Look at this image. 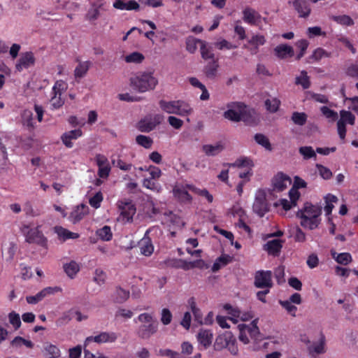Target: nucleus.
<instances>
[{"instance_id": "nucleus-19", "label": "nucleus", "mask_w": 358, "mask_h": 358, "mask_svg": "<svg viewBox=\"0 0 358 358\" xmlns=\"http://www.w3.org/2000/svg\"><path fill=\"white\" fill-rule=\"evenodd\" d=\"M104 5L102 0H97L91 3V7L86 14V19L90 21H94L100 16V10Z\"/></svg>"}, {"instance_id": "nucleus-36", "label": "nucleus", "mask_w": 358, "mask_h": 358, "mask_svg": "<svg viewBox=\"0 0 358 358\" xmlns=\"http://www.w3.org/2000/svg\"><path fill=\"white\" fill-rule=\"evenodd\" d=\"M185 43L186 50L189 53L193 54L196 51L199 45L200 47L201 46L202 43H203V41L197 39L192 36H189L188 38H187Z\"/></svg>"}, {"instance_id": "nucleus-47", "label": "nucleus", "mask_w": 358, "mask_h": 358, "mask_svg": "<svg viewBox=\"0 0 358 358\" xmlns=\"http://www.w3.org/2000/svg\"><path fill=\"white\" fill-rule=\"evenodd\" d=\"M144 59L143 55L138 52H134L124 57V61L127 63L140 64Z\"/></svg>"}, {"instance_id": "nucleus-31", "label": "nucleus", "mask_w": 358, "mask_h": 358, "mask_svg": "<svg viewBox=\"0 0 358 358\" xmlns=\"http://www.w3.org/2000/svg\"><path fill=\"white\" fill-rule=\"evenodd\" d=\"M173 194L182 202L189 203L192 201V196L184 187L176 186Z\"/></svg>"}, {"instance_id": "nucleus-62", "label": "nucleus", "mask_w": 358, "mask_h": 358, "mask_svg": "<svg viewBox=\"0 0 358 358\" xmlns=\"http://www.w3.org/2000/svg\"><path fill=\"white\" fill-rule=\"evenodd\" d=\"M172 314L168 308H163L161 312V322L164 325H168L171 322Z\"/></svg>"}, {"instance_id": "nucleus-58", "label": "nucleus", "mask_w": 358, "mask_h": 358, "mask_svg": "<svg viewBox=\"0 0 358 358\" xmlns=\"http://www.w3.org/2000/svg\"><path fill=\"white\" fill-rule=\"evenodd\" d=\"M103 199V196L102 193L101 192H97L92 197L89 199V203L92 207L94 208H99Z\"/></svg>"}, {"instance_id": "nucleus-20", "label": "nucleus", "mask_w": 358, "mask_h": 358, "mask_svg": "<svg viewBox=\"0 0 358 358\" xmlns=\"http://www.w3.org/2000/svg\"><path fill=\"white\" fill-rule=\"evenodd\" d=\"M199 343L204 348L207 349L212 343L213 334L210 330L201 329L196 336Z\"/></svg>"}, {"instance_id": "nucleus-38", "label": "nucleus", "mask_w": 358, "mask_h": 358, "mask_svg": "<svg viewBox=\"0 0 358 358\" xmlns=\"http://www.w3.org/2000/svg\"><path fill=\"white\" fill-rule=\"evenodd\" d=\"M325 338L322 336L318 343H315L309 347L308 350L311 355L323 354L325 352Z\"/></svg>"}, {"instance_id": "nucleus-40", "label": "nucleus", "mask_w": 358, "mask_h": 358, "mask_svg": "<svg viewBox=\"0 0 358 358\" xmlns=\"http://www.w3.org/2000/svg\"><path fill=\"white\" fill-rule=\"evenodd\" d=\"M299 152L303 156V159L313 158L316 159V151L311 146H301L299 148Z\"/></svg>"}, {"instance_id": "nucleus-10", "label": "nucleus", "mask_w": 358, "mask_h": 358, "mask_svg": "<svg viewBox=\"0 0 358 358\" xmlns=\"http://www.w3.org/2000/svg\"><path fill=\"white\" fill-rule=\"evenodd\" d=\"M252 208L254 212L260 217H263L268 211V205L264 190L259 189L257 192Z\"/></svg>"}, {"instance_id": "nucleus-12", "label": "nucleus", "mask_w": 358, "mask_h": 358, "mask_svg": "<svg viewBox=\"0 0 358 358\" xmlns=\"http://www.w3.org/2000/svg\"><path fill=\"white\" fill-rule=\"evenodd\" d=\"M36 57L31 51L22 52L15 64V69L21 72L24 69L33 67L35 65Z\"/></svg>"}, {"instance_id": "nucleus-41", "label": "nucleus", "mask_w": 358, "mask_h": 358, "mask_svg": "<svg viewBox=\"0 0 358 358\" xmlns=\"http://www.w3.org/2000/svg\"><path fill=\"white\" fill-rule=\"evenodd\" d=\"M138 128L142 132H150L153 130L155 127L150 117H148L138 122Z\"/></svg>"}, {"instance_id": "nucleus-32", "label": "nucleus", "mask_w": 358, "mask_h": 358, "mask_svg": "<svg viewBox=\"0 0 358 358\" xmlns=\"http://www.w3.org/2000/svg\"><path fill=\"white\" fill-rule=\"evenodd\" d=\"M228 167H244L246 169H252L254 166L252 161L248 157H241L237 159L234 163H227L224 164Z\"/></svg>"}, {"instance_id": "nucleus-17", "label": "nucleus", "mask_w": 358, "mask_h": 358, "mask_svg": "<svg viewBox=\"0 0 358 358\" xmlns=\"http://www.w3.org/2000/svg\"><path fill=\"white\" fill-rule=\"evenodd\" d=\"M89 208L85 204H80L69 215V220L73 223L76 224L80 222L83 217L88 214Z\"/></svg>"}, {"instance_id": "nucleus-26", "label": "nucleus", "mask_w": 358, "mask_h": 358, "mask_svg": "<svg viewBox=\"0 0 358 358\" xmlns=\"http://www.w3.org/2000/svg\"><path fill=\"white\" fill-rule=\"evenodd\" d=\"M275 55L280 59L292 57L294 55V49L287 44H280L274 48Z\"/></svg>"}, {"instance_id": "nucleus-4", "label": "nucleus", "mask_w": 358, "mask_h": 358, "mask_svg": "<svg viewBox=\"0 0 358 358\" xmlns=\"http://www.w3.org/2000/svg\"><path fill=\"white\" fill-rule=\"evenodd\" d=\"M160 108L169 113L175 114L181 117L188 116L193 112L190 104L183 100L165 101L161 100L159 102Z\"/></svg>"}, {"instance_id": "nucleus-13", "label": "nucleus", "mask_w": 358, "mask_h": 358, "mask_svg": "<svg viewBox=\"0 0 358 358\" xmlns=\"http://www.w3.org/2000/svg\"><path fill=\"white\" fill-rule=\"evenodd\" d=\"M117 338L115 332L103 331L96 336H91L86 338L84 345L87 346L91 342H95L99 344L106 343H114Z\"/></svg>"}, {"instance_id": "nucleus-33", "label": "nucleus", "mask_w": 358, "mask_h": 358, "mask_svg": "<svg viewBox=\"0 0 358 358\" xmlns=\"http://www.w3.org/2000/svg\"><path fill=\"white\" fill-rule=\"evenodd\" d=\"M203 264V261L202 259H199L194 262H186L184 260H178L177 261L173 266L177 268H182L185 270H188L190 268H193L195 267H201Z\"/></svg>"}, {"instance_id": "nucleus-22", "label": "nucleus", "mask_w": 358, "mask_h": 358, "mask_svg": "<svg viewBox=\"0 0 358 358\" xmlns=\"http://www.w3.org/2000/svg\"><path fill=\"white\" fill-rule=\"evenodd\" d=\"M42 352L46 358H59L61 357L59 348L49 342L43 344Z\"/></svg>"}, {"instance_id": "nucleus-21", "label": "nucleus", "mask_w": 358, "mask_h": 358, "mask_svg": "<svg viewBox=\"0 0 358 358\" xmlns=\"http://www.w3.org/2000/svg\"><path fill=\"white\" fill-rule=\"evenodd\" d=\"M282 248V241L275 239L268 241L264 245V250L273 256H278Z\"/></svg>"}, {"instance_id": "nucleus-7", "label": "nucleus", "mask_w": 358, "mask_h": 358, "mask_svg": "<svg viewBox=\"0 0 358 358\" xmlns=\"http://www.w3.org/2000/svg\"><path fill=\"white\" fill-rule=\"evenodd\" d=\"M40 226L30 229L28 225H24L21 231L25 236L26 242L35 243L42 247H47L48 240L40 230Z\"/></svg>"}, {"instance_id": "nucleus-5", "label": "nucleus", "mask_w": 358, "mask_h": 358, "mask_svg": "<svg viewBox=\"0 0 358 358\" xmlns=\"http://www.w3.org/2000/svg\"><path fill=\"white\" fill-rule=\"evenodd\" d=\"M228 109L224 113L226 119L234 122H249L251 117L250 111L242 103H231L227 105Z\"/></svg>"}, {"instance_id": "nucleus-63", "label": "nucleus", "mask_w": 358, "mask_h": 358, "mask_svg": "<svg viewBox=\"0 0 358 358\" xmlns=\"http://www.w3.org/2000/svg\"><path fill=\"white\" fill-rule=\"evenodd\" d=\"M322 113L328 119L336 120L338 117V114L336 111L331 110L327 106H322L320 108Z\"/></svg>"}, {"instance_id": "nucleus-51", "label": "nucleus", "mask_w": 358, "mask_h": 358, "mask_svg": "<svg viewBox=\"0 0 358 358\" xmlns=\"http://www.w3.org/2000/svg\"><path fill=\"white\" fill-rule=\"evenodd\" d=\"M331 19L342 25L351 26L354 24L353 20L347 15H334L331 17Z\"/></svg>"}, {"instance_id": "nucleus-45", "label": "nucleus", "mask_w": 358, "mask_h": 358, "mask_svg": "<svg viewBox=\"0 0 358 358\" xmlns=\"http://www.w3.org/2000/svg\"><path fill=\"white\" fill-rule=\"evenodd\" d=\"M231 261V257L229 255H222L217 258L215 262L213 264L212 269L213 271H217L222 266H226Z\"/></svg>"}, {"instance_id": "nucleus-61", "label": "nucleus", "mask_w": 358, "mask_h": 358, "mask_svg": "<svg viewBox=\"0 0 358 358\" xmlns=\"http://www.w3.org/2000/svg\"><path fill=\"white\" fill-rule=\"evenodd\" d=\"M316 168L320 176L324 180H329L332 176V172L329 169L323 165L317 164Z\"/></svg>"}, {"instance_id": "nucleus-28", "label": "nucleus", "mask_w": 358, "mask_h": 358, "mask_svg": "<svg viewBox=\"0 0 358 358\" xmlns=\"http://www.w3.org/2000/svg\"><path fill=\"white\" fill-rule=\"evenodd\" d=\"M234 339L235 338L231 332H225L216 338L215 348L216 350H221L228 346Z\"/></svg>"}, {"instance_id": "nucleus-1", "label": "nucleus", "mask_w": 358, "mask_h": 358, "mask_svg": "<svg viewBox=\"0 0 358 358\" xmlns=\"http://www.w3.org/2000/svg\"><path fill=\"white\" fill-rule=\"evenodd\" d=\"M321 215L322 207L308 202H306L303 208L297 213L301 227L310 230H314L319 227L321 223Z\"/></svg>"}, {"instance_id": "nucleus-39", "label": "nucleus", "mask_w": 358, "mask_h": 358, "mask_svg": "<svg viewBox=\"0 0 358 358\" xmlns=\"http://www.w3.org/2000/svg\"><path fill=\"white\" fill-rule=\"evenodd\" d=\"M218 67H219V65L216 61L213 60V62H209L205 66V69H204V72H205L206 76L208 78H211V79L215 78L217 75Z\"/></svg>"}, {"instance_id": "nucleus-44", "label": "nucleus", "mask_w": 358, "mask_h": 358, "mask_svg": "<svg viewBox=\"0 0 358 358\" xmlns=\"http://www.w3.org/2000/svg\"><path fill=\"white\" fill-rule=\"evenodd\" d=\"M64 271L68 276L73 278L80 270L79 265L74 261L64 266Z\"/></svg>"}, {"instance_id": "nucleus-35", "label": "nucleus", "mask_w": 358, "mask_h": 358, "mask_svg": "<svg viewBox=\"0 0 358 358\" xmlns=\"http://www.w3.org/2000/svg\"><path fill=\"white\" fill-rule=\"evenodd\" d=\"M324 199L325 201L324 209L326 213V215L329 216L334 208V203H336L338 199L337 196L331 194H328Z\"/></svg>"}, {"instance_id": "nucleus-42", "label": "nucleus", "mask_w": 358, "mask_h": 358, "mask_svg": "<svg viewBox=\"0 0 358 358\" xmlns=\"http://www.w3.org/2000/svg\"><path fill=\"white\" fill-rule=\"evenodd\" d=\"M295 84L301 85L303 89H308L310 86V82L309 76L307 72L302 71L299 76H297L295 79Z\"/></svg>"}, {"instance_id": "nucleus-2", "label": "nucleus", "mask_w": 358, "mask_h": 358, "mask_svg": "<svg viewBox=\"0 0 358 358\" xmlns=\"http://www.w3.org/2000/svg\"><path fill=\"white\" fill-rule=\"evenodd\" d=\"M137 320L141 324L136 330V335L141 339L148 340L157 332L159 322L152 314L141 313L138 316Z\"/></svg>"}, {"instance_id": "nucleus-48", "label": "nucleus", "mask_w": 358, "mask_h": 358, "mask_svg": "<svg viewBox=\"0 0 358 358\" xmlns=\"http://www.w3.org/2000/svg\"><path fill=\"white\" fill-rule=\"evenodd\" d=\"M341 118L338 120L343 123H347L354 125L355 122V116L350 111L343 110L340 112Z\"/></svg>"}, {"instance_id": "nucleus-34", "label": "nucleus", "mask_w": 358, "mask_h": 358, "mask_svg": "<svg viewBox=\"0 0 358 358\" xmlns=\"http://www.w3.org/2000/svg\"><path fill=\"white\" fill-rule=\"evenodd\" d=\"M234 215H238L239 217L238 222L236 224V226L238 227L239 229H243L245 231H246L248 234H250L251 230L249 226L245 223V211L241 209L238 208L235 210Z\"/></svg>"}, {"instance_id": "nucleus-16", "label": "nucleus", "mask_w": 358, "mask_h": 358, "mask_svg": "<svg viewBox=\"0 0 358 358\" xmlns=\"http://www.w3.org/2000/svg\"><path fill=\"white\" fill-rule=\"evenodd\" d=\"M291 184L290 178L282 173H277L272 180L273 190L281 192Z\"/></svg>"}, {"instance_id": "nucleus-23", "label": "nucleus", "mask_w": 358, "mask_h": 358, "mask_svg": "<svg viewBox=\"0 0 358 358\" xmlns=\"http://www.w3.org/2000/svg\"><path fill=\"white\" fill-rule=\"evenodd\" d=\"M293 6L300 17H306L310 13L311 9L306 0H295L293 1Z\"/></svg>"}, {"instance_id": "nucleus-59", "label": "nucleus", "mask_w": 358, "mask_h": 358, "mask_svg": "<svg viewBox=\"0 0 358 358\" xmlns=\"http://www.w3.org/2000/svg\"><path fill=\"white\" fill-rule=\"evenodd\" d=\"M106 279V274L100 268H96L94 271L93 277L94 281L99 285H102L105 283Z\"/></svg>"}, {"instance_id": "nucleus-49", "label": "nucleus", "mask_w": 358, "mask_h": 358, "mask_svg": "<svg viewBox=\"0 0 358 358\" xmlns=\"http://www.w3.org/2000/svg\"><path fill=\"white\" fill-rule=\"evenodd\" d=\"M333 257L335 260L341 264L347 265L352 261V257L350 253L343 252L336 254V252L332 253Z\"/></svg>"}, {"instance_id": "nucleus-52", "label": "nucleus", "mask_w": 358, "mask_h": 358, "mask_svg": "<svg viewBox=\"0 0 358 358\" xmlns=\"http://www.w3.org/2000/svg\"><path fill=\"white\" fill-rule=\"evenodd\" d=\"M280 101L277 98H271L265 101L266 109L271 113H275L278 110Z\"/></svg>"}, {"instance_id": "nucleus-60", "label": "nucleus", "mask_w": 358, "mask_h": 358, "mask_svg": "<svg viewBox=\"0 0 358 358\" xmlns=\"http://www.w3.org/2000/svg\"><path fill=\"white\" fill-rule=\"evenodd\" d=\"M256 142L265 148L266 150H271V146L268 138L263 134H257L255 136Z\"/></svg>"}, {"instance_id": "nucleus-6", "label": "nucleus", "mask_w": 358, "mask_h": 358, "mask_svg": "<svg viewBox=\"0 0 358 358\" xmlns=\"http://www.w3.org/2000/svg\"><path fill=\"white\" fill-rule=\"evenodd\" d=\"M257 324V319H255L249 324H238L240 341L244 344H248L250 338L255 341L259 338L260 332Z\"/></svg>"}, {"instance_id": "nucleus-3", "label": "nucleus", "mask_w": 358, "mask_h": 358, "mask_svg": "<svg viewBox=\"0 0 358 358\" xmlns=\"http://www.w3.org/2000/svg\"><path fill=\"white\" fill-rule=\"evenodd\" d=\"M157 84V78L150 71H139L130 78L131 87L139 92L152 90Z\"/></svg>"}, {"instance_id": "nucleus-55", "label": "nucleus", "mask_w": 358, "mask_h": 358, "mask_svg": "<svg viewBox=\"0 0 358 358\" xmlns=\"http://www.w3.org/2000/svg\"><path fill=\"white\" fill-rule=\"evenodd\" d=\"M136 143L143 146V148L148 149L152 147V139L149 136H146L144 135H138L136 138Z\"/></svg>"}, {"instance_id": "nucleus-18", "label": "nucleus", "mask_w": 358, "mask_h": 358, "mask_svg": "<svg viewBox=\"0 0 358 358\" xmlns=\"http://www.w3.org/2000/svg\"><path fill=\"white\" fill-rule=\"evenodd\" d=\"M224 149L222 142H217L214 144H205L202 146V151L206 156L215 157L221 153Z\"/></svg>"}, {"instance_id": "nucleus-30", "label": "nucleus", "mask_w": 358, "mask_h": 358, "mask_svg": "<svg viewBox=\"0 0 358 358\" xmlns=\"http://www.w3.org/2000/svg\"><path fill=\"white\" fill-rule=\"evenodd\" d=\"M266 43L265 37L263 35H254L248 41V43L252 45V48H249L252 54H256L258 52V48L259 45H263Z\"/></svg>"}, {"instance_id": "nucleus-8", "label": "nucleus", "mask_w": 358, "mask_h": 358, "mask_svg": "<svg viewBox=\"0 0 358 358\" xmlns=\"http://www.w3.org/2000/svg\"><path fill=\"white\" fill-rule=\"evenodd\" d=\"M147 171L150 176L143 179V186L148 189L159 192L161 186L157 182V180L161 177L162 171L156 166H150Z\"/></svg>"}, {"instance_id": "nucleus-15", "label": "nucleus", "mask_w": 358, "mask_h": 358, "mask_svg": "<svg viewBox=\"0 0 358 358\" xmlns=\"http://www.w3.org/2000/svg\"><path fill=\"white\" fill-rule=\"evenodd\" d=\"M243 19L245 22L250 24L258 26L261 29H263L262 22L264 21L265 23H267L266 18L262 17V16L252 8H245L243 11Z\"/></svg>"}, {"instance_id": "nucleus-37", "label": "nucleus", "mask_w": 358, "mask_h": 358, "mask_svg": "<svg viewBox=\"0 0 358 358\" xmlns=\"http://www.w3.org/2000/svg\"><path fill=\"white\" fill-rule=\"evenodd\" d=\"M129 292L122 287H116L113 294V299L115 302L122 303L126 301L129 297Z\"/></svg>"}, {"instance_id": "nucleus-53", "label": "nucleus", "mask_w": 358, "mask_h": 358, "mask_svg": "<svg viewBox=\"0 0 358 358\" xmlns=\"http://www.w3.org/2000/svg\"><path fill=\"white\" fill-rule=\"evenodd\" d=\"M8 317L10 324L15 330L20 327L21 320L18 313H15V311H12L8 314Z\"/></svg>"}, {"instance_id": "nucleus-57", "label": "nucleus", "mask_w": 358, "mask_h": 358, "mask_svg": "<svg viewBox=\"0 0 358 358\" xmlns=\"http://www.w3.org/2000/svg\"><path fill=\"white\" fill-rule=\"evenodd\" d=\"M52 96L50 99V104L54 109L62 107L64 103V100L62 98V94L52 93Z\"/></svg>"}, {"instance_id": "nucleus-29", "label": "nucleus", "mask_w": 358, "mask_h": 358, "mask_svg": "<svg viewBox=\"0 0 358 358\" xmlns=\"http://www.w3.org/2000/svg\"><path fill=\"white\" fill-rule=\"evenodd\" d=\"M53 294V289L50 287H45L34 296H27L26 300L29 304H36L43 300L48 295Z\"/></svg>"}, {"instance_id": "nucleus-54", "label": "nucleus", "mask_w": 358, "mask_h": 358, "mask_svg": "<svg viewBox=\"0 0 358 358\" xmlns=\"http://www.w3.org/2000/svg\"><path fill=\"white\" fill-rule=\"evenodd\" d=\"M292 120L295 124L303 126L307 120V115L304 113L294 112L292 115Z\"/></svg>"}, {"instance_id": "nucleus-64", "label": "nucleus", "mask_w": 358, "mask_h": 358, "mask_svg": "<svg viewBox=\"0 0 358 358\" xmlns=\"http://www.w3.org/2000/svg\"><path fill=\"white\" fill-rule=\"evenodd\" d=\"M66 89V85L63 80H57L55 82L52 93H57V94H63Z\"/></svg>"}, {"instance_id": "nucleus-27", "label": "nucleus", "mask_w": 358, "mask_h": 358, "mask_svg": "<svg viewBox=\"0 0 358 358\" xmlns=\"http://www.w3.org/2000/svg\"><path fill=\"white\" fill-rule=\"evenodd\" d=\"M54 231L57 234L59 240L65 241L68 239H76L79 237L77 233L71 232L69 230L61 227L56 226L54 227Z\"/></svg>"}, {"instance_id": "nucleus-50", "label": "nucleus", "mask_w": 358, "mask_h": 358, "mask_svg": "<svg viewBox=\"0 0 358 358\" xmlns=\"http://www.w3.org/2000/svg\"><path fill=\"white\" fill-rule=\"evenodd\" d=\"M96 235L104 241H110L112 238L113 234L110 227L104 226L96 231Z\"/></svg>"}, {"instance_id": "nucleus-11", "label": "nucleus", "mask_w": 358, "mask_h": 358, "mask_svg": "<svg viewBox=\"0 0 358 358\" xmlns=\"http://www.w3.org/2000/svg\"><path fill=\"white\" fill-rule=\"evenodd\" d=\"M118 208L120 210V215L118 220L122 222H128L132 220L133 216L136 213V208L130 201H120L118 202Z\"/></svg>"}, {"instance_id": "nucleus-9", "label": "nucleus", "mask_w": 358, "mask_h": 358, "mask_svg": "<svg viewBox=\"0 0 358 358\" xmlns=\"http://www.w3.org/2000/svg\"><path fill=\"white\" fill-rule=\"evenodd\" d=\"M151 231L162 234L161 230L157 227H153L146 231L144 237L138 242L140 253L145 257L150 256L154 252V246L152 241L150 238L148 236V234Z\"/></svg>"}, {"instance_id": "nucleus-56", "label": "nucleus", "mask_w": 358, "mask_h": 358, "mask_svg": "<svg viewBox=\"0 0 358 358\" xmlns=\"http://www.w3.org/2000/svg\"><path fill=\"white\" fill-rule=\"evenodd\" d=\"M201 57L204 59H213L215 55L212 52L210 47L206 45V43L203 41L200 48Z\"/></svg>"}, {"instance_id": "nucleus-14", "label": "nucleus", "mask_w": 358, "mask_h": 358, "mask_svg": "<svg viewBox=\"0 0 358 358\" xmlns=\"http://www.w3.org/2000/svg\"><path fill=\"white\" fill-rule=\"evenodd\" d=\"M255 285L257 288H266V289H269L273 286L271 271H257L255 277Z\"/></svg>"}, {"instance_id": "nucleus-43", "label": "nucleus", "mask_w": 358, "mask_h": 358, "mask_svg": "<svg viewBox=\"0 0 358 358\" xmlns=\"http://www.w3.org/2000/svg\"><path fill=\"white\" fill-rule=\"evenodd\" d=\"M90 66V62H80L74 71L76 78H83L87 72Z\"/></svg>"}, {"instance_id": "nucleus-24", "label": "nucleus", "mask_w": 358, "mask_h": 358, "mask_svg": "<svg viewBox=\"0 0 358 358\" xmlns=\"http://www.w3.org/2000/svg\"><path fill=\"white\" fill-rule=\"evenodd\" d=\"M113 8L120 10H138L140 6L138 3L134 0H130L127 2L123 1H115L113 3Z\"/></svg>"}, {"instance_id": "nucleus-46", "label": "nucleus", "mask_w": 358, "mask_h": 358, "mask_svg": "<svg viewBox=\"0 0 358 358\" xmlns=\"http://www.w3.org/2000/svg\"><path fill=\"white\" fill-rule=\"evenodd\" d=\"M22 124L28 128L34 127L33 113L30 110H24L21 114Z\"/></svg>"}, {"instance_id": "nucleus-25", "label": "nucleus", "mask_w": 358, "mask_h": 358, "mask_svg": "<svg viewBox=\"0 0 358 358\" xmlns=\"http://www.w3.org/2000/svg\"><path fill=\"white\" fill-rule=\"evenodd\" d=\"M81 136L82 131L80 129L71 130L63 134L61 136V140L66 148H71L73 146V143L71 141L77 139Z\"/></svg>"}]
</instances>
